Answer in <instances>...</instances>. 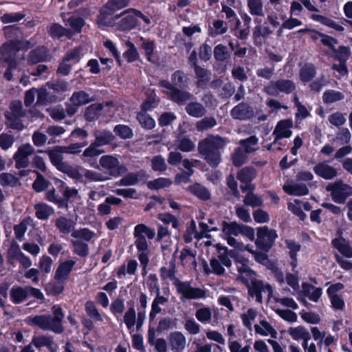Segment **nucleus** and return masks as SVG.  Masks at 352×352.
<instances>
[{
    "instance_id": "1",
    "label": "nucleus",
    "mask_w": 352,
    "mask_h": 352,
    "mask_svg": "<svg viewBox=\"0 0 352 352\" xmlns=\"http://www.w3.org/2000/svg\"><path fill=\"white\" fill-rule=\"evenodd\" d=\"M53 316L50 314L37 315L30 318L29 324L38 327L45 331H51L55 333L60 334L64 331L63 320L65 314L63 309L58 305L52 307Z\"/></svg>"
},
{
    "instance_id": "2",
    "label": "nucleus",
    "mask_w": 352,
    "mask_h": 352,
    "mask_svg": "<svg viewBox=\"0 0 352 352\" xmlns=\"http://www.w3.org/2000/svg\"><path fill=\"white\" fill-rule=\"evenodd\" d=\"M227 144L226 140L219 135H209L201 141L198 146V150L211 166H217L221 162L219 150Z\"/></svg>"
},
{
    "instance_id": "3",
    "label": "nucleus",
    "mask_w": 352,
    "mask_h": 352,
    "mask_svg": "<svg viewBox=\"0 0 352 352\" xmlns=\"http://www.w3.org/2000/svg\"><path fill=\"white\" fill-rule=\"evenodd\" d=\"M30 47V43L28 41L11 40L4 43L0 48V62L9 64L11 61L16 63L15 54L19 50Z\"/></svg>"
},
{
    "instance_id": "4",
    "label": "nucleus",
    "mask_w": 352,
    "mask_h": 352,
    "mask_svg": "<svg viewBox=\"0 0 352 352\" xmlns=\"http://www.w3.org/2000/svg\"><path fill=\"white\" fill-rule=\"evenodd\" d=\"M7 124L9 127L22 130L25 127V124L22 120L24 114L22 111V104L20 101H14L10 106V110L5 113Z\"/></svg>"
},
{
    "instance_id": "5",
    "label": "nucleus",
    "mask_w": 352,
    "mask_h": 352,
    "mask_svg": "<svg viewBox=\"0 0 352 352\" xmlns=\"http://www.w3.org/2000/svg\"><path fill=\"white\" fill-rule=\"evenodd\" d=\"M96 100V96L91 93L85 91H75L66 104V111L68 115L75 114L80 106L87 104Z\"/></svg>"
},
{
    "instance_id": "6",
    "label": "nucleus",
    "mask_w": 352,
    "mask_h": 352,
    "mask_svg": "<svg viewBox=\"0 0 352 352\" xmlns=\"http://www.w3.org/2000/svg\"><path fill=\"white\" fill-rule=\"evenodd\" d=\"M326 190L330 192L333 201L338 204L344 203L346 198L352 195V186L341 180L328 184Z\"/></svg>"
},
{
    "instance_id": "7",
    "label": "nucleus",
    "mask_w": 352,
    "mask_h": 352,
    "mask_svg": "<svg viewBox=\"0 0 352 352\" xmlns=\"http://www.w3.org/2000/svg\"><path fill=\"white\" fill-rule=\"evenodd\" d=\"M116 107L112 102H107L105 104L94 103L87 107L85 111V118L89 122L96 120L103 113H106L109 116H114Z\"/></svg>"
},
{
    "instance_id": "8",
    "label": "nucleus",
    "mask_w": 352,
    "mask_h": 352,
    "mask_svg": "<svg viewBox=\"0 0 352 352\" xmlns=\"http://www.w3.org/2000/svg\"><path fill=\"white\" fill-rule=\"evenodd\" d=\"M100 166L107 170L111 176L118 177L126 173L127 168L121 164L117 157L113 155H103L99 160Z\"/></svg>"
},
{
    "instance_id": "9",
    "label": "nucleus",
    "mask_w": 352,
    "mask_h": 352,
    "mask_svg": "<svg viewBox=\"0 0 352 352\" xmlns=\"http://www.w3.org/2000/svg\"><path fill=\"white\" fill-rule=\"evenodd\" d=\"M174 285L177 292L182 294L186 299H200L206 297L205 290L199 287H192L190 282H183L176 279V283H174Z\"/></svg>"
},
{
    "instance_id": "10",
    "label": "nucleus",
    "mask_w": 352,
    "mask_h": 352,
    "mask_svg": "<svg viewBox=\"0 0 352 352\" xmlns=\"http://www.w3.org/2000/svg\"><path fill=\"white\" fill-rule=\"evenodd\" d=\"M239 278L247 287L249 296L255 297L257 302H261L263 300L262 292L265 289L263 281L261 280H257L256 276L248 278L242 276H240Z\"/></svg>"
},
{
    "instance_id": "11",
    "label": "nucleus",
    "mask_w": 352,
    "mask_h": 352,
    "mask_svg": "<svg viewBox=\"0 0 352 352\" xmlns=\"http://www.w3.org/2000/svg\"><path fill=\"white\" fill-rule=\"evenodd\" d=\"M160 87L165 94L179 104H183L190 99L191 95L189 93L177 89L168 81H161Z\"/></svg>"
},
{
    "instance_id": "12",
    "label": "nucleus",
    "mask_w": 352,
    "mask_h": 352,
    "mask_svg": "<svg viewBox=\"0 0 352 352\" xmlns=\"http://www.w3.org/2000/svg\"><path fill=\"white\" fill-rule=\"evenodd\" d=\"M295 84L290 80L281 79L271 82L265 87L266 93L271 96H277L280 92L289 94L295 89Z\"/></svg>"
},
{
    "instance_id": "13",
    "label": "nucleus",
    "mask_w": 352,
    "mask_h": 352,
    "mask_svg": "<svg viewBox=\"0 0 352 352\" xmlns=\"http://www.w3.org/2000/svg\"><path fill=\"white\" fill-rule=\"evenodd\" d=\"M34 152V148L30 144L21 145L15 153L13 158L15 161L16 168H25L29 164V156Z\"/></svg>"
},
{
    "instance_id": "14",
    "label": "nucleus",
    "mask_w": 352,
    "mask_h": 352,
    "mask_svg": "<svg viewBox=\"0 0 352 352\" xmlns=\"http://www.w3.org/2000/svg\"><path fill=\"white\" fill-rule=\"evenodd\" d=\"M75 265L76 261L72 259L60 263L55 271L54 278L56 281L65 283L68 280Z\"/></svg>"
},
{
    "instance_id": "15",
    "label": "nucleus",
    "mask_w": 352,
    "mask_h": 352,
    "mask_svg": "<svg viewBox=\"0 0 352 352\" xmlns=\"http://www.w3.org/2000/svg\"><path fill=\"white\" fill-rule=\"evenodd\" d=\"M293 122L290 120H284L278 122L273 131V135L275 137L274 143H276L280 139L289 138L292 134L291 130Z\"/></svg>"
},
{
    "instance_id": "16",
    "label": "nucleus",
    "mask_w": 352,
    "mask_h": 352,
    "mask_svg": "<svg viewBox=\"0 0 352 352\" xmlns=\"http://www.w3.org/2000/svg\"><path fill=\"white\" fill-rule=\"evenodd\" d=\"M8 258L10 260H17L24 269H27L32 265L30 258L20 250L18 243H11L8 252Z\"/></svg>"
},
{
    "instance_id": "17",
    "label": "nucleus",
    "mask_w": 352,
    "mask_h": 352,
    "mask_svg": "<svg viewBox=\"0 0 352 352\" xmlns=\"http://www.w3.org/2000/svg\"><path fill=\"white\" fill-rule=\"evenodd\" d=\"M314 171L318 176L327 180L332 179L338 175L337 169L329 165L326 162L316 164Z\"/></svg>"
},
{
    "instance_id": "18",
    "label": "nucleus",
    "mask_w": 352,
    "mask_h": 352,
    "mask_svg": "<svg viewBox=\"0 0 352 352\" xmlns=\"http://www.w3.org/2000/svg\"><path fill=\"white\" fill-rule=\"evenodd\" d=\"M170 349L174 352H182L186 347V339L180 331H173L168 336Z\"/></svg>"
},
{
    "instance_id": "19",
    "label": "nucleus",
    "mask_w": 352,
    "mask_h": 352,
    "mask_svg": "<svg viewBox=\"0 0 352 352\" xmlns=\"http://www.w3.org/2000/svg\"><path fill=\"white\" fill-rule=\"evenodd\" d=\"M155 232L143 223L137 225L134 228L133 236L137 242H146V240H151L154 238Z\"/></svg>"
},
{
    "instance_id": "20",
    "label": "nucleus",
    "mask_w": 352,
    "mask_h": 352,
    "mask_svg": "<svg viewBox=\"0 0 352 352\" xmlns=\"http://www.w3.org/2000/svg\"><path fill=\"white\" fill-rule=\"evenodd\" d=\"M243 192H248V194L243 199V203L246 206L252 208L261 206L263 204L262 199L258 195L253 193L254 187L252 184L247 185L246 186H241Z\"/></svg>"
},
{
    "instance_id": "21",
    "label": "nucleus",
    "mask_w": 352,
    "mask_h": 352,
    "mask_svg": "<svg viewBox=\"0 0 352 352\" xmlns=\"http://www.w3.org/2000/svg\"><path fill=\"white\" fill-rule=\"evenodd\" d=\"M147 178V174L145 170H141L138 173H130L123 177L117 185L129 186L135 185L140 180H144Z\"/></svg>"
},
{
    "instance_id": "22",
    "label": "nucleus",
    "mask_w": 352,
    "mask_h": 352,
    "mask_svg": "<svg viewBox=\"0 0 352 352\" xmlns=\"http://www.w3.org/2000/svg\"><path fill=\"white\" fill-rule=\"evenodd\" d=\"M27 287L13 286L10 291V298L14 305H19L27 300L28 297Z\"/></svg>"
},
{
    "instance_id": "23",
    "label": "nucleus",
    "mask_w": 352,
    "mask_h": 352,
    "mask_svg": "<svg viewBox=\"0 0 352 352\" xmlns=\"http://www.w3.org/2000/svg\"><path fill=\"white\" fill-rule=\"evenodd\" d=\"M139 11L135 9H129L126 10L122 15L124 16L122 19L121 27L123 29H131L134 28L138 21Z\"/></svg>"
},
{
    "instance_id": "24",
    "label": "nucleus",
    "mask_w": 352,
    "mask_h": 352,
    "mask_svg": "<svg viewBox=\"0 0 352 352\" xmlns=\"http://www.w3.org/2000/svg\"><path fill=\"white\" fill-rule=\"evenodd\" d=\"M64 152L63 148L61 147H58L53 150H48L45 151V153H47L52 164L60 171H62L67 164L63 162V153Z\"/></svg>"
},
{
    "instance_id": "25",
    "label": "nucleus",
    "mask_w": 352,
    "mask_h": 352,
    "mask_svg": "<svg viewBox=\"0 0 352 352\" xmlns=\"http://www.w3.org/2000/svg\"><path fill=\"white\" fill-rule=\"evenodd\" d=\"M231 115L234 119L245 120L252 118L254 116V111L250 106L241 103L232 109Z\"/></svg>"
},
{
    "instance_id": "26",
    "label": "nucleus",
    "mask_w": 352,
    "mask_h": 352,
    "mask_svg": "<svg viewBox=\"0 0 352 352\" xmlns=\"http://www.w3.org/2000/svg\"><path fill=\"white\" fill-rule=\"evenodd\" d=\"M240 226L236 223H226L223 222L222 231L223 234V239L228 242H234L233 236H237L240 233Z\"/></svg>"
},
{
    "instance_id": "27",
    "label": "nucleus",
    "mask_w": 352,
    "mask_h": 352,
    "mask_svg": "<svg viewBox=\"0 0 352 352\" xmlns=\"http://www.w3.org/2000/svg\"><path fill=\"white\" fill-rule=\"evenodd\" d=\"M253 246L251 245L250 243H247L245 247V250H247L249 252H250L253 256L254 260L259 264H261L266 267L267 269L270 267V265H272L275 261L270 260L268 258V256L265 252H261L258 250H254Z\"/></svg>"
},
{
    "instance_id": "28",
    "label": "nucleus",
    "mask_w": 352,
    "mask_h": 352,
    "mask_svg": "<svg viewBox=\"0 0 352 352\" xmlns=\"http://www.w3.org/2000/svg\"><path fill=\"white\" fill-rule=\"evenodd\" d=\"M257 237L261 242H273L278 238L276 231L267 226L258 228Z\"/></svg>"
},
{
    "instance_id": "29",
    "label": "nucleus",
    "mask_w": 352,
    "mask_h": 352,
    "mask_svg": "<svg viewBox=\"0 0 352 352\" xmlns=\"http://www.w3.org/2000/svg\"><path fill=\"white\" fill-rule=\"evenodd\" d=\"M283 190L289 195L294 196L306 195L309 190L305 184H288L283 186Z\"/></svg>"
},
{
    "instance_id": "30",
    "label": "nucleus",
    "mask_w": 352,
    "mask_h": 352,
    "mask_svg": "<svg viewBox=\"0 0 352 352\" xmlns=\"http://www.w3.org/2000/svg\"><path fill=\"white\" fill-rule=\"evenodd\" d=\"M195 223L194 221H192V227L188 230V232H191V234L193 235V236H191L189 239V240H190V241L192 240L193 239H195L196 240H200V239H203L204 237L209 238L210 236L207 233H205V232H210L212 230H217L216 228L212 227V228H210L209 226L207 223H204V222H200L199 228H201L202 233L198 234L195 230Z\"/></svg>"
},
{
    "instance_id": "31",
    "label": "nucleus",
    "mask_w": 352,
    "mask_h": 352,
    "mask_svg": "<svg viewBox=\"0 0 352 352\" xmlns=\"http://www.w3.org/2000/svg\"><path fill=\"white\" fill-rule=\"evenodd\" d=\"M95 142L100 146L110 144L115 138L113 134L107 130L96 131L94 132Z\"/></svg>"
},
{
    "instance_id": "32",
    "label": "nucleus",
    "mask_w": 352,
    "mask_h": 352,
    "mask_svg": "<svg viewBox=\"0 0 352 352\" xmlns=\"http://www.w3.org/2000/svg\"><path fill=\"white\" fill-rule=\"evenodd\" d=\"M34 208L36 217L41 220L47 219L54 213V209L45 203L36 204Z\"/></svg>"
},
{
    "instance_id": "33",
    "label": "nucleus",
    "mask_w": 352,
    "mask_h": 352,
    "mask_svg": "<svg viewBox=\"0 0 352 352\" xmlns=\"http://www.w3.org/2000/svg\"><path fill=\"white\" fill-rule=\"evenodd\" d=\"M47 57V49L44 47H41L31 52L28 62L29 64H36L38 62L45 60Z\"/></svg>"
},
{
    "instance_id": "34",
    "label": "nucleus",
    "mask_w": 352,
    "mask_h": 352,
    "mask_svg": "<svg viewBox=\"0 0 352 352\" xmlns=\"http://www.w3.org/2000/svg\"><path fill=\"white\" fill-rule=\"evenodd\" d=\"M195 148V144L193 142L188 138L184 139H177L176 140L175 144H168V149L170 150L171 148L179 149L183 152H190L193 150Z\"/></svg>"
},
{
    "instance_id": "35",
    "label": "nucleus",
    "mask_w": 352,
    "mask_h": 352,
    "mask_svg": "<svg viewBox=\"0 0 352 352\" xmlns=\"http://www.w3.org/2000/svg\"><path fill=\"white\" fill-rule=\"evenodd\" d=\"M85 310L87 315L96 322H102L103 318L98 310L96 304L92 300H88L85 305Z\"/></svg>"
},
{
    "instance_id": "36",
    "label": "nucleus",
    "mask_w": 352,
    "mask_h": 352,
    "mask_svg": "<svg viewBox=\"0 0 352 352\" xmlns=\"http://www.w3.org/2000/svg\"><path fill=\"white\" fill-rule=\"evenodd\" d=\"M255 175L256 171L254 168L246 167L239 172L237 178L240 182L245 184V185L241 186H246L251 184L250 182L255 177Z\"/></svg>"
},
{
    "instance_id": "37",
    "label": "nucleus",
    "mask_w": 352,
    "mask_h": 352,
    "mask_svg": "<svg viewBox=\"0 0 352 352\" xmlns=\"http://www.w3.org/2000/svg\"><path fill=\"white\" fill-rule=\"evenodd\" d=\"M289 333L291 337L295 340H310L311 336L308 331L302 326H298L296 327H291L289 329Z\"/></svg>"
},
{
    "instance_id": "38",
    "label": "nucleus",
    "mask_w": 352,
    "mask_h": 352,
    "mask_svg": "<svg viewBox=\"0 0 352 352\" xmlns=\"http://www.w3.org/2000/svg\"><path fill=\"white\" fill-rule=\"evenodd\" d=\"M128 305H130L128 310L125 312L124 316V322L129 329L133 328L135 324L136 312L134 308L133 302L131 300L127 302Z\"/></svg>"
},
{
    "instance_id": "39",
    "label": "nucleus",
    "mask_w": 352,
    "mask_h": 352,
    "mask_svg": "<svg viewBox=\"0 0 352 352\" xmlns=\"http://www.w3.org/2000/svg\"><path fill=\"white\" fill-rule=\"evenodd\" d=\"M137 119L142 127L145 129H152L155 126V121L146 111L139 112Z\"/></svg>"
},
{
    "instance_id": "40",
    "label": "nucleus",
    "mask_w": 352,
    "mask_h": 352,
    "mask_svg": "<svg viewBox=\"0 0 352 352\" xmlns=\"http://www.w3.org/2000/svg\"><path fill=\"white\" fill-rule=\"evenodd\" d=\"M64 282L56 281V283H50L45 287L47 295L57 296L62 294L65 289Z\"/></svg>"
},
{
    "instance_id": "41",
    "label": "nucleus",
    "mask_w": 352,
    "mask_h": 352,
    "mask_svg": "<svg viewBox=\"0 0 352 352\" xmlns=\"http://www.w3.org/2000/svg\"><path fill=\"white\" fill-rule=\"evenodd\" d=\"M48 32L54 38H60L63 35H66L68 38L72 37V33L69 30L57 23L52 24L49 28Z\"/></svg>"
},
{
    "instance_id": "42",
    "label": "nucleus",
    "mask_w": 352,
    "mask_h": 352,
    "mask_svg": "<svg viewBox=\"0 0 352 352\" xmlns=\"http://www.w3.org/2000/svg\"><path fill=\"white\" fill-rule=\"evenodd\" d=\"M189 191L198 198L207 200L210 198L208 190L203 186L195 184L188 187Z\"/></svg>"
},
{
    "instance_id": "43",
    "label": "nucleus",
    "mask_w": 352,
    "mask_h": 352,
    "mask_svg": "<svg viewBox=\"0 0 352 352\" xmlns=\"http://www.w3.org/2000/svg\"><path fill=\"white\" fill-rule=\"evenodd\" d=\"M258 142V138L255 135H252L247 139L241 140L239 144L244 148L245 153H251L256 150V146Z\"/></svg>"
},
{
    "instance_id": "44",
    "label": "nucleus",
    "mask_w": 352,
    "mask_h": 352,
    "mask_svg": "<svg viewBox=\"0 0 352 352\" xmlns=\"http://www.w3.org/2000/svg\"><path fill=\"white\" fill-rule=\"evenodd\" d=\"M288 209L294 214L297 215L300 220H305L307 217L306 214L302 211V201L299 199H294L288 204Z\"/></svg>"
},
{
    "instance_id": "45",
    "label": "nucleus",
    "mask_w": 352,
    "mask_h": 352,
    "mask_svg": "<svg viewBox=\"0 0 352 352\" xmlns=\"http://www.w3.org/2000/svg\"><path fill=\"white\" fill-rule=\"evenodd\" d=\"M72 236L82 241H91L96 239V234L87 228L75 230L72 234Z\"/></svg>"
},
{
    "instance_id": "46",
    "label": "nucleus",
    "mask_w": 352,
    "mask_h": 352,
    "mask_svg": "<svg viewBox=\"0 0 352 352\" xmlns=\"http://www.w3.org/2000/svg\"><path fill=\"white\" fill-rule=\"evenodd\" d=\"M186 110L190 116L195 118L201 117L206 113L204 107L197 102L188 104L186 107Z\"/></svg>"
},
{
    "instance_id": "47",
    "label": "nucleus",
    "mask_w": 352,
    "mask_h": 352,
    "mask_svg": "<svg viewBox=\"0 0 352 352\" xmlns=\"http://www.w3.org/2000/svg\"><path fill=\"white\" fill-rule=\"evenodd\" d=\"M316 74L315 69L313 65L306 64L300 69V78L303 82L311 80Z\"/></svg>"
},
{
    "instance_id": "48",
    "label": "nucleus",
    "mask_w": 352,
    "mask_h": 352,
    "mask_svg": "<svg viewBox=\"0 0 352 352\" xmlns=\"http://www.w3.org/2000/svg\"><path fill=\"white\" fill-rule=\"evenodd\" d=\"M343 98V94L335 90L327 91L322 96L323 102L327 104L336 102L342 100Z\"/></svg>"
},
{
    "instance_id": "49",
    "label": "nucleus",
    "mask_w": 352,
    "mask_h": 352,
    "mask_svg": "<svg viewBox=\"0 0 352 352\" xmlns=\"http://www.w3.org/2000/svg\"><path fill=\"white\" fill-rule=\"evenodd\" d=\"M32 344L38 349L43 346L50 348L51 347V344H54V340L51 337L46 336H34L32 340Z\"/></svg>"
},
{
    "instance_id": "50",
    "label": "nucleus",
    "mask_w": 352,
    "mask_h": 352,
    "mask_svg": "<svg viewBox=\"0 0 352 352\" xmlns=\"http://www.w3.org/2000/svg\"><path fill=\"white\" fill-rule=\"evenodd\" d=\"M172 184L168 178L159 177L147 183V186L151 190H160L169 186Z\"/></svg>"
},
{
    "instance_id": "51",
    "label": "nucleus",
    "mask_w": 352,
    "mask_h": 352,
    "mask_svg": "<svg viewBox=\"0 0 352 352\" xmlns=\"http://www.w3.org/2000/svg\"><path fill=\"white\" fill-rule=\"evenodd\" d=\"M56 226L63 233H69L74 227V222L65 217H60L56 220Z\"/></svg>"
},
{
    "instance_id": "52",
    "label": "nucleus",
    "mask_w": 352,
    "mask_h": 352,
    "mask_svg": "<svg viewBox=\"0 0 352 352\" xmlns=\"http://www.w3.org/2000/svg\"><path fill=\"white\" fill-rule=\"evenodd\" d=\"M65 21L66 25H69L74 32H80L82 27L85 25V19L81 17L72 16Z\"/></svg>"
},
{
    "instance_id": "53",
    "label": "nucleus",
    "mask_w": 352,
    "mask_h": 352,
    "mask_svg": "<svg viewBox=\"0 0 352 352\" xmlns=\"http://www.w3.org/2000/svg\"><path fill=\"white\" fill-rule=\"evenodd\" d=\"M37 100L36 105L45 104L48 102L55 101L53 97L49 96L45 87H42L36 89Z\"/></svg>"
},
{
    "instance_id": "54",
    "label": "nucleus",
    "mask_w": 352,
    "mask_h": 352,
    "mask_svg": "<svg viewBox=\"0 0 352 352\" xmlns=\"http://www.w3.org/2000/svg\"><path fill=\"white\" fill-rule=\"evenodd\" d=\"M140 41L142 42V47L145 52L148 60L154 63V42L151 40L144 39L142 37L140 38Z\"/></svg>"
},
{
    "instance_id": "55",
    "label": "nucleus",
    "mask_w": 352,
    "mask_h": 352,
    "mask_svg": "<svg viewBox=\"0 0 352 352\" xmlns=\"http://www.w3.org/2000/svg\"><path fill=\"white\" fill-rule=\"evenodd\" d=\"M114 133L122 139H129L133 137L132 129L124 124H118L114 127Z\"/></svg>"
},
{
    "instance_id": "56",
    "label": "nucleus",
    "mask_w": 352,
    "mask_h": 352,
    "mask_svg": "<svg viewBox=\"0 0 352 352\" xmlns=\"http://www.w3.org/2000/svg\"><path fill=\"white\" fill-rule=\"evenodd\" d=\"M19 182V178L11 173H3L0 175V184L2 186H14Z\"/></svg>"
},
{
    "instance_id": "57",
    "label": "nucleus",
    "mask_w": 352,
    "mask_h": 352,
    "mask_svg": "<svg viewBox=\"0 0 352 352\" xmlns=\"http://www.w3.org/2000/svg\"><path fill=\"white\" fill-rule=\"evenodd\" d=\"M250 12L252 15L263 16V3L261 0H248Z\"/></svg>"
},
{
    "instance_id": "58",
    "label": "nucleus",
    "mask_w": 352,
    "mask_h": 352,
    "mask_svg": "<svg viewBox=\"0 0 352 352\" xmlns=\"http://www.w3.org/2000/svg\"><path fill=\"white\" fill-rule=\"evenodd\" d=\"M227 31V26L223 21L216 20L212 23L210 27V34L212 36L223 34Z\"/></svg>"
},
{
    "instance_id": "59",
    "label": "nucleus",
    "mask_w": 352,
    "mask_h": 352,
    "mask_svg": "<svg viewBox=\"0 0 352 352\" xmlns=\"http://www.w3.org/2000/svg\"><path fill=\"white\" fill-rule=\"evenodd\" d=\"M83 170L84 169L82 168H73L67 164L62 170V172L67 173L70 177L76 180L81 181L83 178Z\"/></svg>"
},
{
    "instance_id": "60",
    "label": "nucleus",
    "mask_w": 352,
    "mask_h": 352,
    "mask_svg": "<svg viewBox=\"0 0 352 352\" xmlns=\"http://www.w3.org/2000/svg\"><path fill=\"white\" fill-rule=\"evenodd\" d=\"M249 262H244L241 264H237L236 268L239 273L241 275V276H245L248 278H254V276H256V272L252 270L249 265Z\"/></svg>"
},
{
    "instance_id": "61",
    "label": "nucleus",
    "mask_w": 352,
    "mask_h": 352,
    "mask_svg": "<svg viewBox=\"0 0 352 352\" xmlns=\"http://www.w3.org/2000/svg\"><path fill=\"white\" fill-rule=\"evenodd\" d=\"M126 45L128 47V50L124 53V57L129 62H133L136 60L139 57V54L136 47L130 41L126 42Z\"/></svg>"
},
{
    "instance_id": "62",
    "label": "nucleus",
    "mask_w": 352,
    "mask_h": 352,
    "mask_svg": "<svg viewBox=\"0 0 352 352\" xmlns=\"http://www.w3.org/2000/svg\"><path fill=\"white\" fill-rule=\"evenodd\" d=\"M333 52H334L335 58L344 63H346L351 54L350 49L344 46H340L338 50L335 49Z\"/></svg>"
},
{
    "instance_id": "63",
    "label": "nucleus",
    "mask_w": 352,
    "mask_h": 352,
    "mask_svg": "<svg viewBox=\"0 0 352 352\" xmlns=\"http://www.w3.org/2000/svg\"><path fill=\"white\" fill-rule=\"evenodd\" d=\"M196 318L202 323L208 322L212 317V312L209 307L198 309L195 313Z\"/></svg>"
},
{
    "instance_id": "64",
    "label": "nucleus",
    "mask_w": 352,
    "mask_h": 352,
    "mask_svg": "<svg viewBox=\"0 0 352 352\" xmlns=\"http://www.w3.org/2000/svg\"><path fill=\"white\" fill-rule=\"evenodd\" d=\"M65 199L70 202L78 203L80 200L78 191L74 188L67 187L63 192Z\"/></svg>"
}]
</instances>
